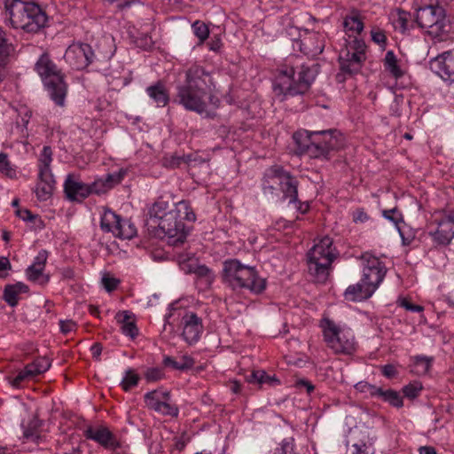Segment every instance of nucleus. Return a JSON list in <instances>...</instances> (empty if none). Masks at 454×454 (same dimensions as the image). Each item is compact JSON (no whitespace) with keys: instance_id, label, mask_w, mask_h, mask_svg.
I'll return each instance as SVG.
<instances>
[{"instance_id":"1","label":"nucleus","mask_w":454,"mask_h":454,"mask_svg":"<svg viewBox=\"0 0 454 454\" xmlns=\"http://www.w3.org/2000/svg\"><path fill=\"white\" fill-rule=\"evenodd\" d=\"M148 214L151 223L158 226L156 235L161 239H166L171 246L183 244L186 239L187 231L183 220L195 221L196 218L189 203L184 200L169 203L159 200Z\"/></svg>"},{"instance_id":"2","label":"nucleus","mask_w":454,"mask_h":454,"mask_svg":"<svg viewBox=\"0 0 454 454\" xmlns=\"http://www.w3.org/2000/svg\"><path fill=\"white\" fill-rule=\"evenodd\" d=\"M293 138L296 151L310 158L329 160L330 154L343 146V137L337 129L299 130Z\"/></svg>"},{"instance_id":"3","label":"nucleus","mask_w":454,"mask_h":454,"mask_svg":"<svg viewBox=\"0 0 454 454\" xmlns=\"http://www.w3.org/2000/svg\"><path fill=\"white\" fill-rule=\"evenodd\" d=\"M5 7L13 28H20L27 33H37L48 21L45 12L34 2L7 0Z\"/></svg>"},{"instance_id":"4","label":"nucleus","mask_w":454,"mask_h":454,"mask_svg":"<svg viewBox=\"0 0 454 454\" xmlns=\"http://www.w3.org/2000/svg\"><path fill=\"white\" fill-rule=\"evenodd\" d=\"M35 69L41 77L51 100L56 105L63 106L67 95V84L64 82L63 74L50 59L48 53L40 56L35 65Z\"/></svg>"},{"instance_id":"5","label":"nucleus","mask_w":454,"mask_h":454,"mask_svg":"<svg viewBox=\"0 0 454 454\" xmlns=\"http://www.w3.org/2000/svg\"><path fill=\"white\" fill-rule=\"evenodd\" d=\"M332 245V239L325 236L307 254L309 272L317 282L324 283L329 276V269L334 259Z\"/></svg>"},{"instance_id":"6","label":"nucleus","mask_w":454,"mask_h":454,"mask_svg":"<svg viewBox=\"0 0 454 454\" xmlns=\"http://www.w3.org/2000/svg\"><path fill=\"white\" fill-rule=\"evenodd\" d=\"M293 67L281 70L274 84V90L285 96H295L307 92L316 77V70L302 66L298 73V78L294 79Z\"/></svg>"},{"instance_id":"7","label":"nucleus","mask_w":454,"mask_h":454,"mask_svg":"<svg viewBox=\"0 0 454 454\" xmlns=\"http://www.w3.org/2000/svg\"><path fill=\"white\" fill-rule=\"evenodd\" d=\"M176 101L183 106L184 109L195 112L204 118L214 119L216 116L215 109L219 106L220 100L214 95H207L182 85L177 86Z\"/></svg>"},{"instance_id":"8","label":"nucleus","mask_w":454,"mask_h":454,"mask_svg":"<svg viewBox=\"0 0 454 454\" xmlns=\"http://www.w3.org/2000/svg\"><path fill=\"white\" fill-rule=\"evenodd\" d=\"M416 22L422 28H427L428 34L443 41L448 32L445 11L440 5H427L417 11Z\"/></svg>"},{"instance_id":"9","label":"nucleus","mask_w":454,"mask_h":454,"mask_svg":"<svg viewBox=\"0 0 454 454\" xmlns=\"http://www.w3.org/2000/svg\"><path fill=\"white\" fill-rule=\"evenodd\" d=\"M223 281L232 289L246 288L254 291L255 285V269L246 266L236 259L223 262Z\"/></svg>"},{"instance_id":"10","label":"nucleus","mask_w":454,"mask_h":454,"mask_svg":"<svg viewBox=\"0 0 454 454\" xmlns=\"http://www.w3.org/2000/svg\"><path fill=\"white\" fill-rule=\"evenodd\" d=\"M326 345L335 354L351 355L356 350L354 337L344 333L332 320L325 318L321 325Z\"/></svg>"},{"instance_id":"11","label":"nucleus","mask_w":454,"mask_h":454,"mask_svg":"<svg viewBox=\"0 0 454 454\" xmlns=\"http://www.w3.org/2000/svg\"><path fill=\"white\" fill-rule=\"evenodd\" d=\"M100 227L106 232H112L115 237L130 239L137 235L135 225L129 220H123L111 209H106L101 217Z\"/></svg>"},{"instance_id":"12","label":"nucleus","mask_w":454,"mask_h":454,"mask_svg":"<svg viewBox=\"0 0 454 454\" xmlns=\"http://www.w3.org/2000/svg\"><path fill=\"white\" fill-rule=\"evenodd\" d=\"M364 263L363 278L376 291L385 278L387 269L384 263L377 257L369 253L361 256Z\"/></svg>"},{"instance_id":"13","label":"nucleus","mask_w":454,"mask_h":454,"mask_svg":"<svg viewBox=\"0 0 454 454\" xmlns=\"http://www.w3.org/2000/svg\"><path fill=\"white\" fill-rule=\"evenodd\" d=\"M84 436L98 442L99 445L109 450H116L121 447L117 436L105 426H90L84 432Z\"/></svg>"},{"instance_id":"14","label":"nucleus","mask_w":454,"mask_h":454,"mask_svg":"<svg viewBox=\"0 0 454 454\" xmlns=\"http://www.w3.org/2000/svg\"><path fill=\"white\" fill-rule=\"evenodd\" d=\"M212 84L210 74L201 67L193 66L186 71L185 82L181 85L207 95Z\"/></svg>"},{"instance_id":"15","label":"nucleus","mask_w":454,"mask_h":454,"mask_svg":"<svg viewBox=\"0 0 454 454\" xmlns=\"http://www.w3.org/2000/svg\"><path fill=\"white\" fill-rule=\"evenodd\" d=\"M93 56V51L87 43L73 45L67 50L65 54L67 61L77 70L87 67L92 62Z\"/></svg>"},{"instance_id":"16","label":"nucleus","mask_w":454,"mask_h":454,"mask_svg":"<svg viewBox=\"0 0 454 454\" xmlns=\"http://www.w3.org/2000/svg\"><path fill=\"white\" fill-rule=\"evenodd\" d=\"M430 68L442 80L454 82V50L445 51L430 61Z\"/></svg>"},{"instance_id":"17","label":"nucleus","mask_w":454,"mask_h":454,"mask_svg":"<svg viewBox=\"0 0 454 454\" xmlns=\"http://www.w3.org/2000/svg\"><path fill=\"white\" fill-rule=\"evenodd\" d=\"M184 340L190 345L196 343L203 332L201 318L193 312H187L182 317Z\"/></svg>"},{"instance_id":"18","label":"nucleus","mask_w":454,"mask_h":454,"mask_svg":"<svg viewBox=\"0 0 454 454\" xmlns=\"http://www.w3.org/2000/svg\"><path fill=\"white\" fill-rule=\"evenodd\" d=\"M437 245L447 246L454 238V213L445 215L437 224L434 231L429 232Z\"/></svg>"},{"instance_id":"19","label":"nucleus","mask_w":454,"mask_h":454,"mask_svg":"<svg viewBox=\"0 0 454 454\" xmlns=\"http://www.w3.org/2000/svg\"><path fill=\"white\" fill-rule=\"evenodd\" d=\"M301 51L309 57H317L325 48V36L318 32H306L299 40Z\"/></svg>"},{"instance_id":"20","label":"nucleus","mask_w":454,"mask_h":454,"mask_svg":"<svg viewBox=\"0 0 454 454\" xmlns=\"http://www.w3.org/2000/svg\"><path fill=\"white\" fill-rule=\"evenodd\" d=\"M64 192L71 201H82L90 194L89 184L76 180L73 174L67 175L65 180Z\"/></svg>"},{"instance_id":"21","label":"nucleus","mask_w":454,"mask_h":454,"mask_svg":"<svg viewBox=\"0 0 454 454\" xmlns=\"http://www.w3.org/2000/svg\"><path fill=\"white\" fill-rule=\"evenodd\" d=\"M157 395L154 391L147 392L144 396L146 406L161 415L176 418L179 414L178 407L169 402L160 400Z\"/></svg>"},{"instance_id":"22","label":"nucleus","mask_w":454,"mask_h":454,"mask_svg":"<svg viewBox=\"0 0 454 454\" xmlns=\"http://www.w3.org/2000/svg\"><path fill=\"white\" fill-rule=\"evenodd\" d=\"M286 171L281 167L273 166L268 168L262 179V187L264 193L272 194L278 190L283 182Z\"/></svg>"},{"instance_id":"23","label":"nucleus","mask_w":454,"mask_h":454,"mask_svg":"<svg viewBox=\"0 0 454 454\" xmlns=\"http://www.w3.org/2000/svg\"><path fill=\"white\" fill-rule=\"evenodd\" d=\"M125 171L119 170L117 172L107 174L105 178H99L95 180L91 184L89 185V190L91 193L101 194L106 192L112 189L114 185L121 183Z\"/></svg>"},{"instance_id":"24","label":"nucleus","mask_w":454,"mask_h":454,"mask_svg":"<svg viewBox=\"0 0 454 454\" xmlns=\"http://www.w3.org/2000/svg\"><path fill=\"white\" fill-rule=\"evenodd\" d=\"M364 59V54L361 51H351L347 49L340 56V68L348 74H356L360 70L361 64Z\"/></svg>"},{"instance_id":"25","label":"nucleus","mask_w":454,"mask_h":454,"mask_svg":"<svg viewBox=\"0 0 454 454\" xmlns=\"http://www.w3.org/2000/svg\"><path fill=\"white\" fill-rule=\"evenodd\" d=\"M375 290L372 286L364 281L362 278L361 282L349 286L344 292V297L350 301H360L370 298Z\"/></svg>"},{"instance_id":"26","label":"nucleus","mask_w":454,"mask_h":454,"mask_svg":"<svg viewBox=\"0 0 454 454\" xmlns=\"http://www.w3.org/2000/svg\"><path fill=\"white\" fill-rule=\"evenodd\" d=\"M131 317V313L127 310L120 311L115 316L117 322L121 325L122 333L134 339L138 334V329Z\"/></svg>"},{"instance_id":"27","label":"nucleus","mask_w":454,"mask_h":454,"mask_svg":"<svg viewBox=\"0 0 454 454\" xmlns=\"http://www.w3.org/2000/svg\"><path fill=\"white\" fill-rule=\"evenodd\" d=\"M146 92L150 98L160 107L165 106L169 101L168 92L164 83L160 81L147 87Z\"/></svg>"},{"instance_id":"28","label":"nucleus","mask_w":454,"mask_h":454,"mask_svg":"<svg viewBox=\"0 0 454 454\" xmlns=\"http://www.w3.org/2000/svg\"><path fill=\"white\" fill-rule=\"evenodd\" d=\"M283 182L279 186L285 199H289L290 203H296L298 201V182L288 172L285 173Z\"/></svg>"},{"instance_id":"29","label":"nucleus","mask_w":454,"mask_h":454,"mask_svg":"<svg viewBox=\"0 0 454 454\" xmlns=\"http://www.w3.org/2000/svg\"><path fill=\"white\" fill-rule=\"evenodd\" d=\"M39 183L35 188V194L39 200L45 201L52 195L55 180L53 175L39 176Z\"/></svg>"},{"instance_id":"30","label":"nucleus","mask_w":454,"mask_h":454,"mask_svg":"<svg viewBox=\"0 0 454 454\" xmlns=\"http://www.w3.org/2000/svg\"><path fill=\"white\" fill-rule=\"evenodd\" d=\"M162 363L166 367H171L178 371H186L194 365L195 361L192 357L187 355L180 356L179 359L165 356Z\"/></svg>"},{"instance_id":"31","label":"nucleus","mask_w":454,"mask_h":454,"mask_svg":"<svg viewBox=\"0 0 454 454\" xmlns=\"http://www.w3.org/2000/svg\"><path fill=\"white\" fill-rule=\"evenodd\" d=\"M375 397L380 398L396 408H401L403 405V398L398 392L393 389H383L382 387H378Z\"/></svg>"},{"instance_id":"32","label":"nucleus","mask_w":454,"mask_h":454,"mask_svg":"<svg viewBox=\"0 0 454 454\" xmlns=\"http://www.w3.org/2000/svg\"><path fill=\"white\" fill-rule=\"evenodd\" d=\"M52 161V151L50 146H43L39 159V176L52 175L51 170V163Z\"/></svg>"},{"instance_id":"33","label":"nucleus","mask_w":454,"mask_h":454,"mask_svg":"<svg viewBox=\"0 0 454 454\" xmlns=\"http://www.w3.org/2000/svg\"><path fill=\"white\" fill-rule=\"evenodd\" d=\"M43 270L44 268H35L30 265L26 270L27 279L40 285L47 284L50 280V277L43 274Z\"/></svg>"},{"instance_id":"34","label":"nucleus","mask_w":454,"mask_h":454,"mask_svg":"<svg viewBox=\"0 0 454 454\" xmlns=\"http://www.w3.org/2000/svg\"><path fill=\"white\" fill-rule=\"evenodd\" d=\"M372 439L367 437V440H361L360 442H356L348 448L346 454H372L373 449Z\"/></svg>"},{"instance_id":"35","label":"nucleus","mask_w":454,"mask_h":454,"mask_svg":"<svg viewBox=\"0 0 454 454\" xmlns=\"http://www.w3.org/2000/svg\"><path fill=\"white\" fill-rule=\"evenodd\" d=\"M384 65L385 68L395 78L403 75V72L397 65V59L392 51H388L386 53Z\"/></svg>"},{"instance_id":"36","label":"nucleus","mask_w":454,"mask_h":454,"mask_svg":"<svg viewBox=\"0 0 454 454\" xmlns=\"http://www.w3.org/2000/svg\"><path fill=\"white\" fill-rule=\"evenodd\" d=\"M139 380L140 377L135 370L129 368L126 370L125 375L121 381V386L124 391L128 392L138 384Z\"/></svg>"},{"instance_id":"37","label":"nucleus","mask_w":454,"mask_h":454,"mask_svg":"<svg viewBox=\"0 0 454 454\" xmlns=\"http://www.w3.org/2000/svg\"><path fill=\"white\" fill-rule=\"evenodd\" d=\"M343 25L348 31L356 34H359L364 28L363 22L356 13L348 15L344 20Z\"/></svg>"},{"instance_id":"38","label":"nucleus","mask_w":454,"mask_h":454,"mask_svg":"<svg viewBox=\"0 0 454 454\" xmlns=\"http://www.w3.org/2000/svg\"><path fill=\"white\" fill-rule=\"evenodd\" d=\"M409 18V12L398 10L395 14L392 15V22L395 28L399 29L401 32H404L407 29Z\"/></svg>"},{"instance_id":"39","label":"nucleus","mask_w":454,"mask_h":454,"mask_svg":"<svg viewBox=\"0 0 454 454\" xmlns=\"http://www.w3.org/2000/svg\"><path fill=\"white\" fill-rule=\"evenodd\" d=\"M9 53V46L5 38L3 28L0 29V81L3 80L4 74L2 73L5 65V59Z\"/></svg>"},{"instance_id":"40","label":"nucleus","mask_w":454,"mask_h":454,"mask_svg":"<svg viewBox=\"0 0 454 454\" xmlns=\"http://www.w3.org/2000/svg\"><path fill=\"white\" fill-rule=\"evenodd\" d=\"M279 384V380L274 374L270 375L264 370L257 371V385L260 387L263 385L274 387Z\"/></svg>"},{"instance_id":"41","label":"nucleus","mask_w":454,"mask_h":454,"mask_svg":"<svg viewBox=\"0 0 454 454\" xmlns=\"http://www.w3.org/2000/svg\"><path fill=\"white\" fill-rule=\"evenodd\" d=\"M40 427L38 420H33L29 423L28 427L24 430V438L27 441L39 442L41 435L37 433V428Z\"/></svg>"},{"instance_id":"42","label":"nucleus","mask_w":454,"mask_h":454,"mask_svg":"<svg viewBox=\"0 0 454 454\" xmlns=\"http://www.w3.org/2000/svg\"><path fill=\"white\" fill-rule=\"evenodd\" d=\"M382 215L386 219L393 222L395 227L397 228L398 231L401 232V228L399 224L403 223V215L396 207L383 210Z\"/></svg>"},{"instance_id":"43","label":"nucleus","mask_w":454,"mask_h":454,"mask_svg":"<svg viewBox=\"0 0 454 454\" xmlns=\"http://www.w3.org/2000/svg\"><path fill=\"white\" fill-rule=\"evenodd\" d=\"M272 454H294V438L289 437L284 439L278 446L276 447Z\"/></svg>"},{"instance_id":"44","label":"nucleus","mask_w":454,"mask_h":454,"mask_svg":"<svg viewBox=\"0 0 454 454\" xmlns=\"http://www.w3.org/2000/svg\"><path fill=\"white\" fill-rule=\"evenodd\" d=\"M178 262L180 270L184 271L185 274L194 273L195 267L198 264L196 260L190 257L185 258L183 255L179 256Z\"/></svg>"},{"instance_id":"45","label":"nucleus","mask_w":454,"mask_h":454,"mask_svg":"<svg viewBox=\"0 0 454 454\" xmlns=\"http://www.w3.org/2000/svg\"><path fill=\"white\" fill-rule=\"evenodd\" d=\"M18 295L19 294L11 285L4 286L3 298L11 307H16L18 305Z\"/></svg>"},{"instance_id":"46","label":"nucleus","mask_w":454,"mask_h":454,"mask_svg":"<svg viewBox=\"0 0 454 454\" xmlns=\"http://www.w3.org/2000/svg\"><path fill=\"white\" fill-rule=\"evenodd\" d=\"M192 29L194 35L200 39V42L205 41L209 35V30L207 26L200 20L195 21L192 24Z\"/></svg>"},{"instance_id":"47","label":"nucleus","mask_w":454,"mask_h":454,"mask_svg":"<svg viewBox=\"0 0 454 454\" xmlns=\"http://www.w3.org/2000/svg\"><path fill=\"white\" fill-rule=\"evenodd\" d=\"M145 379L147 382H156L164 377V372L158 367L148 368L145 372Z\"/></svg>"},{"instance_id":"48","label":"nucleus","mask_w":454,"mask_h":454,"mask_svg":"<svg viewBox=\"0 0 454 454\" xmlns=\"http://www.w3.org/2000/svg\"><path fill=\"white\" fill-rule=\"evenodd\" d=\"M194 274H196L199 278H205L207 284H211L214 279L211 270L204 264L198 263L195 267Z\"/></svg>"},{"instance_id":"49","label":"nucleus","mask_w":454,"mask_h":454,"mask_svg":"<svg viewBox=\"0 0 454 454\" xmlns=\"http://www.w3.org/2000/svg\"><path fill=\"white\" fill-rule=\"evenodd\" d=\"M0 171L8 176H13L15 170L12 168L6 153H0Z\"/></svg>"},{"instance_id":"50","label":"nucleus","mask_w":454,"mask_h":454,"mask_svg":"<svg viewBox=\"0 0 454 454\" xmlns=\"http://www.w3.org/2000/svg\"><path fill=\"white\" fill-rule=\"evenodd\" d=\"M102 285L104 288L107 292H112L115 290L120 283V280L110 276L109 274H105L101 279Z\"/></svg>"},{"instance_id":"51","label":"nucleus","mask_w":454,"mask_h":454,"mask_svg":"<svg viewBox=\"0 0 454 454\" xmlns=\"http://www.w3.org/2000/svg\"><path fill=\"white\" fill-rule=\"evenodd\" d=\"M422 389V386L419 382H413V383H411L407 386H405L403 388V392L405 396L409 397V398H415L419 391Z\"/></svg>"},{"instance_id":"52","label":"nucleus","mask_w":454,"mask_h":454,"mask_svg":"<svg viewBox=\"0 0 454 454\" xmlns=\"http://www.w3.org/2000/svg\"><path fill=\"white\" fill-rule=\"evenodd\" d=\"M356 389L362 393H367L371 396H374L376 395V392L378 390V387L369 384L365 381H360L356 384L355 386Z\"/></svg>"},{"instance_id":"53","label":"nucleus","mask_w":454,"mask_h":454,"mask_svg":"<svg viewBox=\"0 0 454 454\" xmlns=\"http://www.w3.org/2000/svg\"><path fill=\"white\" fill-rule=\"evenodd\" d=\"M48 258V252L46 250H41L35 256L34 262L31 264L37 268H45V264Z\"/></svg>"},{"instance_id":"54","label":"nucleus","mask_w":454,"mask_h":454,"mask_svg":"<svg viewBox=\"0 0 454 454\" xmlns=\"http://www.w3.org/2000/svg\"><path fill=\"white\" fill-rule=\"evenodd\" d=\"M35 367L37 368V372H39L40 374L45 372L51 367V362L45 356L35 359Z\"/></svg>"},{"instance_id":"55","label":"nucleus","mask_w":454,"mask_h":454,"mask_svg":"<svg viewBox=\"0 0 454 454\" xmlns=\"http://www.w3.org/2000/svg\"><path fill=\"white\" fill-rule=\"evenodd\" d=\"M15 214L18 217L27 222H34L37 218V215L32 214L28 209L18 208Z\"/></svg>"},{"instance_id":"56","label":"nucleus","mask_w":454,"mask_h":454,"mask_svg":"<svg viewBox=\"0 0 454 454\" xmlns=\"http://www.w3.org/2000/svg\"><path fill=\"white\" fill-rule=\"evenodd\" d=\"M31 379V375L26 373V368L19 372L17 376L11 380V384L14 387H19L25 380Z\"/></svg>"},{"instance_id":"57","label":"nucleus","mask_w":454,"mask_h":454,"mask_svg":"<svg viewBox=\"0 0 454 454\" xmlns=\"http://www.w3.org/2000/svg\"><path fill=\"white\" fill-rule=\"evenodd\" d=\"M59 326L61 333L67 334L75 329L76 324L73 320H60Z\"/></svg>"},{"instance_id":"58","label":"nucleus","mask_w":454,"mask_h":454,"mask_svg":"<svg viewBox=\"0 0 454 454\" xmlns=\"http://www.w3.org/2000/svg\"><path fill=\"white\" fill-rule=\"evenodd\" d=\"M347 49H349L353 51H361L363 54H365V43L363 40L355 38L351 43H349V45Z\"/></svg>"},{"instance_id":"59","label":"nucleus","mask_w":454,"mask_h":454,"mask_svg":"<svg viewBox=\"0 0 454 454\" xmlns=\"http://www.w3.org/2000/svg\"><path fill=\"white\" fill-rule=\"evenodd\" d=\"M399 304L401 307L406 309L407 310L412 311V312H420L423 310V308L421 306L414 305L409 300H407L405 298L399 300Z\"/></svg>"},{"instance_id":"60","label":"nucleus","mask_w":454,"mask_h":454,"mask_svg":"<svg viewBox=\"0 0 454 454\" xmlns=\"http://www.w3.org/2000/svg\"><path fill=\"white\" fill-rule=\"evenodd\" d=\"M12 269V264L7 257H0V278H4L6 275L4 273L5 270Z\"/></svg>"},{"instance_id":"61","label":"nucleus","mask_w":454,"mask_h":454,"mask_svg":"<svg viewBox=\"0 0 454 454\" xmlns=\"http://www.w3.org/2000/svg\"><path fill=\"white\" fill-rule=\"evenodd\" d=\"M296 387L299 389L305 388L308 394H310L314 390V385L306 380H299L296 382Z\"/></svg>"},{"instance_id":"62","label":"nucleus","mask_w":454,"mask_h":454,"mask_svg":"<svg viewBox=\"0 0 454 454\" xmlns=\"http://www.w3.org/2000/svg\"><path fill=\"white\" fill-rule=\"evenodd\" d=\"M382 373L385 377L390 379L395 377L397 372L393 364H386L382 367Z\"/></svg>"},{"instance_id":"63","label":"nucleus","mask_w":454,"mask_h":454,"mask_svg":"<svg viewBox=\"0 0 454 454\" xmlns=\"http://www.w3.org/2000/svg\"><path fill=\"white\" fill-rule=\"evenodd\" d=\"M372 38L378 44H380L381 43H385V41H386V35H384L383 32H381L380 30H372Z\"/></svg>"},{"instance_id":"64","label":"nucleus","mask_w":454,"mask_h":454,"mask_svg":"<svg viewBox=\"0 0 454 454\" xmlns=\"http://www.w3.org/2000/svg\"><path fill=\"white\" fill-rule=\"evenodd\" d=\"M102 345L101 343L99 342H96L94 343L91 348H90V351H91V355H92V357L98 360L99 359V356L101 355V352H102Z\"/></svg>"}]
</instances>
